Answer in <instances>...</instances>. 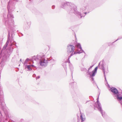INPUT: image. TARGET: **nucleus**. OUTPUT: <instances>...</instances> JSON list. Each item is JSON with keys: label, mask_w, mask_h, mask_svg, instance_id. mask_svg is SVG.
<instances>
[{"label": "nucleus", "mask_w": 122, "mask_h": 122, "mask_svg": "<svg viewBox=\"0 0 122 122\" xmlns=\"http://www.w3.org/2000/svg\"><path fill=\"white\" fill-rule=\"evenodd\" d=\"M76 46L78 49H80V51H78V50H77V51L75 52L73 54L72 53L71 55L76 54H80L81 52V48L80 44L79 43H78L77 44Z\"/></svg>", "instance_id": "f257e3e1"}, {"label": "nucleus", "mask_w": 122, "mask_h": 122, "mask_svg": "<svg viewBox=\"0 0 122 122\" xmlns=\"http://www.w3.org/2000/svg\"><path fill=\"white\" fill-rule=\"evenodd\" d=\"M47 61L45 60H42L40 61V64L42 66H45L47 65Z\"/></svg>", "instance_id": "f03ea898"}, {"label": "nucleus", "mask_w": 122, "mask_h": 122, "mask_svg": "<svg viewBox=\"0 0 122 122\" xmlns=\"http://www.w3.org/2000/svg\"><path fill=\"white\" fill-rule=\"evenodd\" d=\"M111 91L114 94L117 95L118 91L117 89L114 88H112L110 89Z\"/></svg>", "instance_id": "7ed1b4c3"}, {"label": "nucleus", "mask_w": 122, "mask_h": 122, "mask_svg": "<svg viewBox=\"0 0 122 122\" xmlns=\"http://www.w3.org/2000/svg\"><path fill=\"white\" fill-rule=\"evenodd\" d=\"M97 67H96L95 68L94 70L92 71V76H95V74L97 72Z\"/></svg>", "instance_id": "20e7f679"}, {"label": "nucleus", "mask_w": 122, "mask_h": 122, "mask_svg": "<svg viewBox=\"0 0 122 122\" xmlns=\"http://www.w3.org/2000/svg\"><path fill=\"white\" fill-rule=\"evenodd\" d=\"M70 48L71 49V51H74L75 48L74 46L72 45H70L68 47V50L70 49Z\"/></svg>", "instance_id": "39448f33"}, {"label": "nucleus", "mask_w": 122, "mask_h": 122, "mask_svg": "<svg viewBox=\"0 0 122 122\" xmlns=\"http://www.w3.org/2000/svg\"><path fill=\"white\" fill-rule=\"evenodd\" d=\"M117 99H119L120 100H121L122 99V97H119V96L118 95H117Z\"/></svg>", "instance_id": "423d86ee"}, {"label": "nucleus", "mask_w": 122, "mask_h": 122, "mask_svg": "<svg viewBox=\"0 0 122 122\" xmlns=\"http://www.w3.org/2000/svg\"><path fill=\"white\" fill-rule=\"evenodd\" d=\"M81 119L82 121H83L84 120V118H82V116H81Z\"/></svg>", "instance_id": "0eeeda50"}, {"label": "nucleus", "mask_w": 122, "mask_h": 122, "mask_svg": "<svg viewBox=\"0 0 122 122\" xmlns=\"http://www.w3.org/2000/svg\"><path fill=\"white\" fill-rule=\"evenodd\" d=\"M30 66L28 65L27 66V68H28L29 69L30 68Z\"/></svg>", "instance_id": "6e6552de"}, {"label": "nucleus", "mask_w": 122, "mask_h": 122, "mask_svg": "<svg viewBox=\"0 0 122 122\" xmlns=\"http://www.w3.org/2000/svg\"><path fill=\"white\" fill-rule=\"evenodd\" d=\"M103 70H104L103 69ZM103 71H104V70H103ZM103 72H104V73L105 71H104Z\"/></svg>", "instance_id": "1a4fd4ad"}, {"label": "nucleus", "mask_w": 122, "mask_h": 122, "mask_svg": "<svg viewBox=\"0 0 122 122\" xmlns=\"http://www.w3.org/2000/svg\"><path fill=\"white\" fill-rule=\"evenodd\" d=\"M98 102V101H97V102Z\"/></svg>", "instance_id": "9d476101"}]
</instances>
